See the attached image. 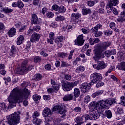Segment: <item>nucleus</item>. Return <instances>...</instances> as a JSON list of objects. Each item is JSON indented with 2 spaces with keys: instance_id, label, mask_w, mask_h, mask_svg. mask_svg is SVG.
Returning a JSON list of instances; mask_svg holds the SVG:
<instances>
[{
  "instance_id": "nucleus-1",
  "label": "nucleus",
  "mask_w": 125,
  "mask_h": 125,
  "mask_svg": "<svg viewBox=\"0 0 125 125\" xmlns=\"http://www.w3.org/2000/svg\"><path fill=\"white\" fill-rule=\"evenodd\" d=\"M29 95L30 92L26 88L23 90L20 89L18 87L14 88L8 98V101L9 103L8 108H13V107L16 106L17 103L22 102L23 100L27 99Z\"/></svg>"
},
{
  "instance_id": "nucleus-2",
  "label": "nucleus",
  "mask_w": 125,
  "mask_h": 125,
  "mask_svg": "<svg viewBox=\"0 0 125 125\" xmlns=\"http://www.w3.org/2000/svg\"><path fill=\"white\" fill-rule=\"evenodd\" d=\"M98 102H91L89 104V108L91 110L90 111L89 115H85V119L86 121L91 120L92 121H95L97 120L100 115L98 113Z\"/></svg>"
},
{
  "instance_id": "nucleus-3",
  "label": "nucleus",
  "mask_w": 125,
  "mask_h": 125,
  "mask_svg": "<svg viewBox=\"0 0 125 125\" xmlns=\"http://www.w3.org/2000/svg\"><path fill=\"white\" fill-rule=\"evenodd\" d=\"M111 45V42H103L98 48L95 49V56L93 57V59L95 61H97L98 59L100 58H104V53H102L104 50L107 49V47H109Z\"/></svg>"
},
{
  "instance_id": "nucleus-4",
  "label": "nucleus",
  "mask_w": 125,
  "mask_h": 125,
  "mask_svg": "<svg viewBox=\"0 0 125 125\" xmlns=\"http://www.w3.org/2000/svg\"><path fill=\"white\" fill-rule=\"evenodd\" d=\"M20 114L21 113L18 111L7 116V123L9 125H18L19 124V121H20Z\"/></svg>"
},
{
  "instance_id": "nucleus-5",
  "label": "nucleus",
  "mask_w": 125,
  "mask_h": 125,
  "mask_svg": "<svg viewBox=\"0 0 125 125\" xmlns=\"http://www.w3.org/2000/svg\"><path fill=\"white\" fill-rule=\"evenodd\" d=\"M106 106H111L112 104H121V105H124L125 106V97L124 96H122L120 97V102L117 101V100L114 99H108L106 100H104Z\"/></svg>"
},
{
  "instance_id": "nucleus-6",
  "label": "nucleus",
  "mask_w": 125,
  "mask_h": 125,
  "mask_svg": "<svg viewBox=\"0 0 125 125\" xmlns=\"http://www.w3.org/2000/svg\"><path fill=\"white\" fill-rule=\"evenodd\" d=\"M16 73L20 75H23L28 73V60H25L21 63V67H18Z\"/></svg>"
},
{
  "instance_id": "nucleus-7",
  "label": "nucleus",
  "mask_w": 125,
  "mask_h": 125,
  "mask_svg": "<svg viewBox=\"0 0 125 125\" xmlns=\"http://www.w3.org/2000/svg\"><path fill=\"white\" fill-rule=\"evenodd\" d=\"M118 3H119L118 0H110L109 5L106 6V9H109V8H110V10L115 14V15H118L119 14L118 10L115 8H113V6H116Z\"/></svg>"
},
{
  "instance_id": "nucleus-8",
  "label": "nucleus",
  "mask_w": 125,
  "mask_h": 125,
  "mask_svg": "<svg viewBox=\"0 0 125 125\" xmlns=\"http://www.w3.org/2000/svg\"><path fill=\"white\" fill-rule=\"evenodd\" d=\"M102 75L100 73H94L90 76V80L91 81V84H94L96 83L98 81L102 80Z\"/></svg>"
},
{
  "instance_id": "nucleus-9",
  "label": "nucleus",
  "mask_w": 125,
  "mask_h": 125,
  "mask_svg": "<svg viewBox=\"0 0 125 125\" xmlns=\"http://www.w3.org/2000/svg\"><path fill=\"white\" fill-rule=\"evenodd\" d=\"M107 108V105L106 104V102L105 101L103 100L101 101L98 102V112L99 113V115L100 116V114L104 112V109Z\"/></svg>"
},
{
  "instance_id": "nucleus-10",
  "label": "nucleus",
  "mask_w": 125,
  "mask_h": 125,
  "mask_svg": "<svg viewBox=\"0 0 125 125\" xmlns=\"http://www.w3.org/2000/svg\"><path fill=\"white\" fill-rule=\"evenodd\" d=\"M93 67L96 70H103L107 67V64L103 61H98L97 63L93 64Z\"/></svg>"
},
{
  "instance_id": "nucleus-11",
  "label": "nucleus",
  "mask_w": 125,
  "mask_h": 125,
  "mask_svg": "<svg viewBox=\"0 0 125 125\" xmlns=\"http://www.w3.org/2000/svg\"><path fill=\"white\" fill-rule=\"evenodd\" d=\"M75 45L82 46L84 43V40H83V35H79L76 40H75Z\"/></svg>"
},
{
  "instance_id": "nucleus-12",
  "label": "nucleus",
  "mask_w": 125,
  "mask_h": 125,
  "mask_svg": "<svg viewBox=\"0 0 125 125\" xmlns=\"http://www.w3.org/2000/svg\"><path fill=\"white\" fill-rule=\"evenodd\" d=\"M48 121V122L50 121L51 125H69L68 124H61V120L59 118L55 119V118H51Z\"/></svg>"
},
{
  "instance_id": "nucleus-13",
  "label": "nucleus",
  "mask_w": 125,
  "mask_h": 125,
  "mask_svg": "<svg viewBox=\"0 0 125 125\" xmlns=\"http://www.w3.org/2000/svg\"><path fill=\"white\" fill-rule=\"evenodd\" d=\"M62 88L64 91H70L73 89L70 82H63L62 84Z\"/></svg>"
},
{
  "instance_id": "nucleus-14",
  "label": "nucleus",
  "mask_w": 125,
  "mask_h": 125,
  "mask_svg": "<svg viewBox=\"0 0 125 125\" xmlns=\"http://www.w3.org/2000/svg\"><path fill=\"white\" fill-rule=\"evenodd\" d=\"M91 85H92V84H91V83H83L80 86V88H81L82 91L83 92V93H85V92H86L88 89H90Z\"/></svg>"
},
{
  "instance_id": "nucleus-15",
  "label": "nucleus",
  "mask_w": 125,
  "mask_h": 125,
  "mask_svg": "<svg viewBox=\"0 0 125 125\" xmlns=\"http://www.w3.org/2000/svg\"><path fill=\"white\" fill-rule=\"evenodd\" d=\"M41 34H38L36 32L33 33L30 38V42H39L40 39H41Z\"/></svg>"
},
{
  "instance_id": "nucleus-16",
  "label": "nucleus",
  "mask_w": 125,
  "mask_h": 125,
  "mask_svg": "<svg viewBox=\"0 0 125 125\" xmlns=\"http://www.w3.org/2000/svg\"><path fill=\"white\" fill-rule=\"evenodd\" d=\"M32 24H35V25H40L42 24V19H38V16L36 14L32 15Z\"/></svg>"
},
{
  "instance_id": "nucleus-17",
  "label": "nucleus",
  "mask_w": 125,
  "mask_h": 125,
  "mask_svg": "<svg viewBox=\"0 0 125 125\" xmlns=\"http://www.w3.org/2000/svg\"><path fill=\"white\" fill-rule=\"evenodd\" d=\"M52 112H51V110L49 108L46 107L44 109L43 112H42V115L43 117L44 118H47V119H49V115H51Z\"/></svg>"
},
{
  "instance_id": "nucleus-18",
  "label": "nucleus",
  "mask_w": 125,
  "mask_h": 125,
  "mask_svg": "<svg viewBox=\"0 0 125 125\" xmlns=\"http://www.w3.org/2000/svg\"><path fill=\"white\" fill-rule=\"evenodd\" d=\"M49 39H47V42L50 44H53V41H54V38H55L54 35V33L50 32L49 35Z\"/></svg>"
},
{
  "instance_id": "nucleus-19",
  "label": "nucleus",
  "mask_w": 125,
  "mask_h": 125,
  "mask_svg": "<svg viewBox=\"0 0 125 125\" xmlns=\"http://www.w3.org/2000/svg\"><path fill=\"white\" fill-rule=\"evenodd\" d=\"M73 98H74L73 94H68L63 97V101H71V100H73Z\"/></svg>"
},
{
  "instance_id": "nucleus-20",
  "label": "nucleus",
  "mask_w": 125,
  "mask_h": 125,
  "mask_svg": "<svg viewBox=\"0 0 125 125\" xmlns=\"http://www.w3.org/2000/svg\"><path fill=\"white\" fill-rule=\"evenodd\" d=\"M15 34H16V29L13 27L10 29L8 32V35L10 38H12V37L15 36Z\"/></svg>"
},
{
  "instance_id": "nucleus-21",
  "label": "nucleus",
  "mask_w": 125,
  "mask_h": 125,
  "mask_svg": "<svg viewBox=\"0 0 125 125\" xmlns=\"http://www.w3.org/2000/svg\"><path fill=\"white\" fill-rule=\"evenodd\" d=\"M23 42H24V36L23 35H20L17 40V44L20 45V44L23 43Z\"/></svg>"
},
{
  "instance_id": "nucleus-22",
  "label": "nucleus",
  "mask_w": 125,
  "mask_h": 125,
  "mask_svg": "<svg viewBox=\"0 0 125 125\" xmlns=\"http://www.w3.org/2000/svg\"><path fill=\"white\" fill-rule=\"evenodd\" d=\"M0 111H4V112H7L8 111V107L6 106L5 104H0Z\"/></svg>"
},
{
  "instance_id": "nucleus-23",
  "label": "nucleus",
  "mask_w": 125,
  "mask_h": 125,
  "mask_svg": "<svg viewBox=\"0 0 125 125\" xmlns=\"http://www.w3.org/2000/svg\"><path fill=\"white\" fill-rule=\"evenodd\" d=\"M83 118H85V116H82L81 117H77L76 119H74L75 122L77 123V124H81V125H83Z\"/></svg>"
},
{
  "instance_id": "nucleus-24",
  "label": "nucleus",
  "mask_w": 125,
  "mask_h": 125,
  "mask_svg": "<svg viewBox=\"0 0 125 125\" xmlns=\"http://www.w3.org/2000/svg\"><path fill=\"white\" fill-rule=\"evenodd\" d=\"M117 68L119 70L125 71V62H121L118 65H117Z\"/></svg>"
},
{
  "instance_id": "nucleus-25",
  "label": "nucleus",
  "mask_w": 125,
  "mask_h": 125,
  "mask_svg": "<svg viewBox=\"0 0 125 125\" xmlns=\"http://www.w3.org/2000/svg\"><path fill=\"white\" fill-rule=\"evenodd\" d=\"M16 52V47L14 45H12L11 48V52L10 53V56H14Z\"/></svg>"
},
{
  "instance_id": "nucleus-26",
  "label": "nucleus",
  "mask_w": 125,
  "mask_h": 125,
  "mask_svg": "<svg viewBox=\"0 0 125 125\" xmlns=\"http://www.w3.org/2000/svg\"><path fill=\"white\" fill-rule=\"evenodd\" d=\"M103 93V90H98L92 94V97L95 98L97 96H99Z\"/></svg>"
},
{
  "instance_id": "nucleus-27",
  "label": "nucleus",
  "mask_w": 125,
  "mask_h": 125,
  "mask_svg": "<svg viewBox=\"0 0 125 125\" xmlns=\"http://www.w3.org/2000/svg\"><path fill=\"white\" fill-rule=\"evenodd\" d=\"M82 12L83 15H87V14H89L91 12V11L90 9L83 8Z\"/></svg>"
},
{
  "instance_id": "nucleus-28",
  "label": "nucleus",
  "mask_w": 125,
  "mask_h": 125,
  "mask_svg": "<svg viewBox=\"0 0 125 125\" xmlns=\"http://www.w3.org/2000/svg\"><path fill=\"white\" fill-rule=\"evenodd\" d=\"M85 70V67L83 65H80L77 67L76 69V73H80V72H83Z\"/></svg>"
},
{
  "instance_id": "nucleus-29",
  "label": "nucleus",
  "mask_w": 125,
  "mask_h": 125,
  "mask_svg": "<svg viewBox=\"0 0 125 125\" xmlns=\"http://www.w3.org/2000/svg\"><path fill=\"white\" fill-rule=\"evenodd\" d=\"M99 29H102V25L100 23L97 24L92 29V32L94 33V32H97Z\"/></svg>"
},
{
  "instance_id": "nucleus-30",
  "label": "nucleus",
  "mask_w": 125,
  "mask_h": 125,
  "mask_svg": "<svg viewBox=\"0 0 125 125\" xmlns=\"http://www.w3.org/2000/svg\"><path fill=\"white\" fill-rule=\"evenodd\" d=\"M80 94H81V91H80V89L78 88H75L74 91V95L75 97H79V96H80Z\"/></svg>"
},
{
  "instance_id": "nucleus-31",
  "label": "nucleus",
  "mask_w": 125,
  "mask_h": 125,
  "mask_svg": "<svg viewBox=\"0 0 125 125\" xmlns=\"http://www.w3.org/2000/svg\"><path fill=\"white\" fill-rule=\"evenodd\" d=\"M66 10V8L64 6H60L59 7L58 12L59 13H64V12H65Z\"/></svg>"
},
{
  "instance_id": "nucleus-32",
  "label": "nucleus",
  "mask_w": 125,
  "mask_h": 125,
  "mask_svg": "<svg viewBox=\"0 0 125 125\" xmlns=\"http://www.w3.org/2000/svg\"><path fill=\"white\" fill-rule=\"evenodd\" d=\"M42 79V76L41 74H37L34 76V80L35 81H41Z\"/></svg>"
},
{
  "instance_id": "nucleus-33",
  "label": "nucleus",
  "mask_w": 125,
  "mask_h": 125,
  "mask_svg": "<svg viewBox=\"0 0 125 125\" xmlns=\"http://www.w3.org/2000/svg\"><path fill=\"white\" fill-rule=\"evenodd\" d=\"M117 21L120 23H123L125 21V17L122 16H119L117 19Z\"/></svg>"
},
{
  "instance_id": "nucleus-34",
  "label": "nucleus",
  "mask_w": 125,
  "mask_h": 125,
  "mask_svg": "<svg viewBox=\"0 0 125 125\" xmlns=\"http://www.w3.org/2000/svg\"><path fill=\"white\" fill-rule=\"evenodd\" d=\"M105 116L108 118V119H111L112 118V112L110 110H107L105 111Z\"/></svg>"
},
{
  "instance_id": "nucleus-35",
  "label": "nucleus",
  "mask_w": 125,
  "mask_h": 125,
  "mask_svg": "<svg viewBox=\"0 0 125 125\" xmlns=\"http://www.w3.org/2000/svg\"><path fill=\"white\" fill-rule=\"evenodd\" d=\"M33 124H36L37 125H41V123H42V119L35 118L33 120Z\"/></svg>"
},
{
  "instance_id": "nucleus-36",
  "label": "nucleus",
  "mask_w": 125,
  "mask_h": 125,
  "mask_svg": "<svg viewBox=\"0 0 125 125\" xmlns=\"http://www.w3.org/2000/svg\"><path fill=\"white\" fill-rule=\"evenodd\" d=\"M64 41V37L61 36L58 37L55 40V42H63Z\"/></svg>"
},
{
  "instance_id": "nucleus-37",
  "label": "nucleus",
  "mask_w": 125,
  "mask_h": 125,
  "mask_svg": "<svg viewBox=\"0 0 125 125\" xmlns=\"http://www.w3.org/2000/svg\"><path fill=\"white\" fill-rule=\"evenodd\" d=\"M71 16L72 18H76V19H78V18H80L81 16H82V15L78 13L76 14L72 13Z\"/></svg>"
},
{
  "instance_id": "nucleus-38",
  "label": "nucleus",
  "mask_w": 125,
  "mask_h": 125,
  "mask_svg": "<svg viewBox=\"0 0 125 125\" xmlns=\"http://www.w3.org/2000/svg\"><path fill=\"white\" fill-rule=\"evenodd\" d=\"M32 117L33 119H37L38 117H40V112L38 111H35L32 115Z\"/></svg>"
},
{
  "instance_id": "nucleus-39",
  "label": "nucleus",
  "mask_w": 125,
  "mask_h": 125,
  "mask_svg": "<svg viewBox=\"0 0 125 125\" xmlns=\"http://www.w3.org/2000/svg\"><path fill=\"white\" fill-rule=\"evenodd\" d=\"M17 6L19 8H22L24 7V3L21 0H19L17 2Z\"/></svg>"
},
{
  "instance_id": "nucleus-40",
  "label": "nucleus",
  "mask_w": 125,
  "mask_h": 125,
  "mask_svg": "<svg viewBox=\"0 0 125 125\" xmlns=\"http://www.w3.org/2000/svg\"><path fill=\"white\" fill-rule=\"evenodd\" d=\"M4 13H10L12 12L13 10L9 8H4L3 9V11Z\"/></svg>"
},
{
  "instance_id": "nucleus-41",
  "label": "nucleus",
  "mask_w": 125,
  "mask_h": 125,
  "mask_svg": "<svg viewBox=\"0 0 125 125\" xmlns=\"http://www.w3.org/2000/svg\"><path fill=\"white\" fill-rule=\"evenodd\" d=\"M41 98H42V97L38 95H34L33 96V99L35 101H38V100H41Z\"/></svg>"
},
{
  "instance_id": "nucleus-42",
  "label": "nucleus",
  "mask_w": 125,
  "mask_h": 125,
  "mask_svg": "<svg viewBox=\"0 0 125 125\" xmlns=\"http://www.w3.org/2000/svg\"><path fill=\"white\" fill-rule=\"evenodd\" d=\"M64 19H65V18L63 16H57L55 19V20L56 21H63Z\"/></svg>"
},
{
  "instance_id": "nucleus-43",
  "label": "nucleus",
  "mask_w": 125,
  "mask_h": 125,
  "mask_svg": "<svg viewBox=\"0 0 125 125\" xmlns=\"http://www.w3.org/2000/svg\"><path fill=\"white\" fill-rule=\"evenodd\" d=\"M42 61V58L39 56H37L34 58V62L35 63H39Z\"/></svg>"
},
{
  "instance_id": "nucleus-44",
  "label": "nucleus",
  "mask_w": 125,
  "mask_h": 125,
  "mask_svg": "<svg viewBox=\"0 0 125 125\" xmlns=\"http://www.w3.org/2000/svg\"><path fill=\"white\" fill-rule=\"evenodd\" d=\"M104 35H105V36H111V35L113 34V32L111 30H107L104 31Z\"/></svg>"
},
{
  "instance_id": "nucleus-45",
  "label": "nucleus",
  "mask_w": 125,
  "mask_h": 125,
  "mask_svg": "<svg viewBox=\"0 0 125 125\" xmlns=\"http://www.w3.org/2000/svg\"><path fill=\"white\" fill-rule=\"evenodd\" d=\"M59 57H62V58H65L68 56V54L65 53H59Z\"/></svg>"
},
{
  "instance_id": "nucleus-46",
  "label": "nucleus",
  "mask_w": 125,
  "mask_h": 125,
  "mask_svg": "<svg viewBox=\"0 0 125 125\" xmlns=\"http://www.w3.org/2000/svg\"><path fill=\"white\" fill-rule=\"evenodd\" d=\"M33 30L36 32H39L41 30V26L40 25H36L33 27Z\"/></svg>"
},
{
  "instance_id": "nucleus-47",
  "label": "nucleus",
  "mask_w": 125,
  "mask_h": 125,
  "mask_svg": "<svg viewBox=\"0 0 125 125\" xmlns=\"http://www.w3.org/2000/svg\"><path fill=\"white\" fill-rule=\"evenodd\" d=\"M93 33H95V37L96 38H98V37H100L101 36H102V32L101 31H98L97 32H94Z\"/></svg>"
},
{
  "instance_id": "nucleus-48",
  "label": "nucleus",
  "mask_w": 125,
  "mask_h": 125,
  "mask_svg": "<svg viewBox=\"0 0 125 125\" xmlns=\"http://www.w3.org/2000/svg\"><path fill=\"white\" fill-rule=\"evenodd\" d=\"M89 101H90V97L89 96H86L84 99V103H85L86 104H87V103H88Z\"/></svg>"
},
{
  "instance_id": "nucleus-49",
  "label": "nucleus",
  "mask_w": 125,
  "mask_h": 125,
  "mask_svg": "<svg viewBox=\"0 0 125 125\" xmlns=\"http://www.w3.org/2000/svg\"><path fill=\"white\" fill-rule=\"evenodd\" d=\"M104 85V83L99 81L97 84H96V87L97 88L101 87V86H103Z\"/></svg>"
},
{
  "instance_id": "nucleus-50",
  "label": "nucleus",
  "mask_w": 125,
  "mask_h": 125,
  "mask_svg": "<svg viewBox=\"0 0 125 125\" xmlns=\"http://www.w3.org/2000/svg\"><path fill=\"white\" fill-rule=\"evenodd\" d=\"M54 91H58L59 90V84H56L52 87Z\"/></svg>"
},
{
  "instance_id": "nucleus-51",
  "label": "nucleus",
  "mask_w": 125,
  "mask_h": 125,
  "mask_svg": "<svg viewBox=\"0 0 125 125\" xmlns=\"http://www.w3.org/2000/svg\"><path fill=\"white\" fill-rule=\"evenodd\" d=\"M74 111L76 112V113H81V112H82V108L79 106H77L74 108Z\"/></svg>"
},
{
  "instance_id": "nucleus-52",
  "label": "nucleus",
  "mask_w": 125,
  "mask_h": 125,
  "mask_svg": "<svg viewBox=\"0 0 125 125\" xmlns=\"http://www.w3.org/2000/svg\"><path fill=\"white\" fill-rule=\"evenodd\" d=\"M74 52H75V50L70 51L69 56H68V59L69 60H71V59L73 58V55L74 54Z\"/></svg>"
},
{
  "instance_id": "nucleus-53",
  "label": "nucleus",
  "mask_w": 125,
  "mask_h": 125,
  "mask_svg": "<svg viewBox=\"0 0 125 125\" xmlns=\"http://www.w3.org/2000/svg\"><path fill=\"white\" fill-rule=\"evenodd\" d=\"M68 66H70L69 64L65 62L64 61H62V64L61 65V66L62 67H68Z\"/></svg>"
},
{
  "instance_id": "nucleus-54",
  "label": "nucleus",
  "mask_w": 125,
  "mask_h": 125,
  "mask_svg": "<svg viewBox=\"0 0 125 125\" xmlns=\"http://www.w3.org/2000/svg\"><path fill=\"white\" fill-rule=\"evenodd\" d=\"M80 61H81V58L79 57L76 58L75 60H74L73 62V65H77V64H78V62H80Z\"/></svg>"
},
{
  "instance_id": "nucleus-55",
  "label": "nucleus",
  "mask_w": 125,
  "mask_h": 125,
  "mask_svg": "<svg viewBox=\"0 0 125 125\" xmlns=\"http://www.w3.org/2000/svg\"><path fill=\"white\" fill-rule=\"evenodd\" d=\"M46 16L48 17V18H52V17L54 16V14H53V13L52 12H50L47 13Z\"/></svg>"
},
{
  "instance_id": "nucleus-56",
  "label": "nucleus",
  "mask_w": 125,
  "mask_h": 125,
  "mask_svg": "<svg viewBox=\"0 0 125 125\" xmlns=\"http://www.w3.org/2000/svg\"><path fill=\"white\" fill-rule=\"evenodd\" d=\"M44 68L46 70H51V64L48 63L45 65Z\"/></svg>"
},
{
  "instance_id": "nucleus-57",
  "label": "nucleus",
  "mask_w": 125,
  "mask_h": 125,
  "mask_svg": "<svg viewBox=\"0 0 125 125\" xmlns=\"http://www.w3.org/2000/svg\"><path fill=\"white\" fill-rule=\"evenodd\" d=\"M61 108V106L60 105H56L53 107V111H59Z\"/></svg>"
},
{
  "instance_id": "nucleus-58",
  "label": "nucleus",
  "mask_w": 125,
  "mask_h": 125,
  "mask_svg": "<svg viewBox=\"0 0 125 125\" xmlns=\"http://www.w3.org/2000/svg\"><path fill=\"white\" fill-rule=\"evenodd\" d=\"M105 54L106 57L109 58L110 56H111V54L110 53V50L106 51L104 54Z\"/></svg>"
},
{
  "instance_id": "nucleus-59",
  "label": "nucleus",
  "mask_w": 125,
  "mask_h": 125,
  "mask_svg": "<svg viewBox=\"0 0 125 125\" xmlns=\"http://www.w3.org/2000/svg\"><path fill=\"white\" fill-rule=\"evenodd\" d=\"M65 80H66V81H71V80L72 79V77L71 76V75L67 74L65 76Z\"/></svg>"
},
{
  "instance_id": "nucleus-60",
  "label": "nucleus",
  "mask_w": 125,
  "mask_h": 125,
  "mask_svg": "<svg viewBox=\"0 0 125 125\" xmlns=\"http://www.w3.org/2000/svg\"><path fill=\"white\" fill-rule=\"evenodd\" d=\"M59 9V6L57 5H54L52 6V9L55 10V11H58V9Z\"/></svg>"
},
{
  "instance_id": "nucleus-61",
  "label": "nucleus",
  "mask_w": 125,
  "mask_h": 125,
  "mask_svg": "<svg viewBox=\"0 0 125 125\" xmlns=\"http://www.w3.org/2000/svg\"><path fill=\"white\" fill-rule=\"evenodd\" d=\"M71 85L72 86V87L73 88V86H76L77 84L79 83V82L75 81L74 82H70Z\"/></svg>"
},
{
  "instance_id": "nucleus-62",
  "label": "nucleus",
  "mask_w": 125,
  "mask_h": 125,
  "mask_svg": "<svg viewBox=\"0 0 125 125\" xmlns=\"http://www.w3.org/2000/svg\"><path fill=\"white\" fill-rule=\"evenodd\" d=\"M65 113H66V111L63 109L60 108V110H59V113L61 115H65Z\"/></svg>"
},
{
  "instance_id": "nucleus-63",
  "label": "nucleus",
  "mask_w": 125,
  "mask_h": 125,
  "mask_svg": "<svg viewBox=\"0 0 125 125\" xmlns=\"http://www.w3.org/2000/svg\"><path fill=\"white\" fill-rule=\"evenodd\" d=\"M87 4L88 6H93L94 5V1L91 0L88 1Z\"/></svg>"
},
{
  "instance_id": "nucleus-64",
  "label": "nucleus",
  "mask_w": 125,
  "mask_h": 125,
  "mask_svg": "<svg viewBox=\"0 0 125 125\" xmlns=\"http://www.w3.org/2000/svg\"><path fill=\"white\" fill-rule=\"evenodd\" d=\"M44 100H50V96L45 95L43 96Z\"/></svg>"
}]
</instances>
